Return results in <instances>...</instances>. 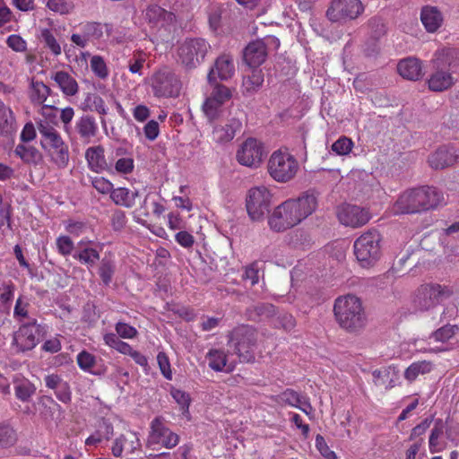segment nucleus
Returning <instances> with one entry per match:
<instances>
[{
    "instance_id": "obj_20",
    "label": "nucleus",
    "mask_w": 459,
    "mask_h": 459,
    "mask_svg": "<svg viewBox=\"0 0 459 459\" xmlns=\"http://www.w3.org/2000/svg\"><path fill=\"white\" fill-rule=\"evenodd\" d=\"M234 74L235 65L232 56L230 54H221L215 59L207 78L209 82L212 83L216 82L217 79L227 81L230 79Z\"/></svg>"
},
{
    "instance_id": "obj_4",
    "label": "nucleus",
    "mask_w": 459,
    "mask_h": 459,
    "mask_svg": "<svg viewBox=\"0 0 459 459\" xmlns=\"http://www.w3.org/2000/svg\"><path fill=\"white\" fill-rule=\"evenodd\" d=\"M37 127L40 135V145L49 158V161L58 169L68 167L70 151L59 131L46 121H39Z\"/></svg>"
},
{
    "instance_id": "obj_1",
    "label": "nucleus",
    "mask_w": 459,
    "mask_h": 459,
    "mask_svg": "<svg viewBox=\"0 0 459 459\" xmlns=\"http://www.w3.org/2000/svg\"><path fill=\"white\" fill-rule=\"evenodd\" d=\"M317 205V196L313 191L303 192L297 198H290L277 205L268 216V226L274 232L292 229L313 214Z\"/></svg>"
},
{
    "instance_id": "obj_36",
    "label": "nucleus",
    "mask_w": 459,
    "mask_h": 459,
    "mask_svg": "<svg viewBox=\"0 0 459 459\" xmlns=\"http://www.w3.org/2000/svg\"><path fill=\"white\" fill-rule=\"evenodd\" d=\"M302 397L303 395L297 391L287 388L278 394L272 395L271 400L281 406L289 405L297 408V406H299Z\"/></svg>"
},
{
    "instance_id": "obj_27",
    "label": "nucleus",
    "mask_w": 459,
    "mask_h": 459,
    "mask_svg": "<svg viewBox=\"0 0 459 459\" xmlns=\"http://www.w3.org/2000/svg\"><path fill=\"white\" fill-rule=\"evenodd\" d=\"M397 71L403 78L410 81L420 80L423 75L421 62L415 57L401 60L397 65Z\"/></svg>"
},
{
    "instance_id": "obj_17",
    "label": "nucleus",
    "mask_w": 459,
    "mask_h": 459,
    "mask_svg": "<svg viewBox=\"0 0 459 459\" xmlns=\"http://www.w3.org/2000/svg\"><path fill=\"white\" fill-rule=\"evenodd\" d=\"M40 326L36 319H32L28 324H23L14 333L13 345L18 351H27L32 350L39 342Z\"/></svg>"
},
{
    "instance_id": "obj_42",
    "label": "nucleus",
    "mask_w": 459,
    "mask_h": 459,
    "mask_svg": "<svg viewBox=\"0 0 459 459\" xmlns=\"http://www.w3.org/2000/svg\"><path fill=\"white\" fill-rule=\"evenodd\" d=\"M459 327L456 325H445L442 327L434 331L429 339H433L435 342H441L442 344L447 343L455 335L458 333Z\"/></svg>"
},
{
    "instance_id": "obj_25",
    "label": "nucleus",
    "mask_w": 459,
    "mask_h": 459,
    "mask_svg": "<svg viewBox=\"0 0 459 459\" xmlns=\"http://www.w3.org/2000/svg\"><path fill=\"white\" fill-rule=\"evenodd\" d=\"M85 159L89 169L96 173L110 171L111 167L105 158V150L101 145L89 147L85 152Z\"/></svg>"
},
{
    "instance_id": "obj_33",
    "label": "nucleus",
    "mask_w": 459,
    "mask_h": 459,
    "mask_svg": "<svg viewBox=\"0 0 459 459\" xmlns=\"http://www.w3.org/2000/svg\"><path fill=\"white\" fill-rule=\"evenodd\" d=\"M428 84L433 91H444L454 85V78L449 72L439 70L430 75Z\"/></svg>"
},
{
    "instance_id": "obj_45",
    "label": "nucleus",
    "mask_w": 459,
    "mask_h": 459,
    "mask_svg": "<svg viewBox=\"0 0 459 459\" xmlns=\"http://www.w3.org/2000/svg\"><path fill=\"white\" fill-rule=\"evenodd\" d=\"M46 6L52 12L60 15H66L74 10L73 0H48Z\"/></svg>"
},
{
    "instance_id": "obj_39",
    "label": "nucleus",
    "mask_w": 459,
    "mask_h": 459,
    "mask_svg": "<svg viewBox=\"0 0 459 459\" xmlns=\"http://www.w3.org/2000/svg\"><path fill=\"white\" fill-rule=\"evenodd\" d=\"M40 41L44 44V47L49 50V52L58 56L62 53V48L60 43L57 41L54 32L51 29L44 28L40 30Z\"/></svg>"
},
{
    "instance_id": "obj_8",
    "label": "nucleus",
    "mask_w": 459,
    "mask_h": 459,
    "mask_svg": "<svg viewBox=\"0 0 459 459\" xmlns=\"http://www.w3.org/2000/svg\"><path fill=\"white\" fill-rule=\"evenodd\" d=\"M150 82L153 96L158 99L178 98L180 95L182 82L178 75L168 66L155 71Z\"/></svg>"
},
{
    "instance_id": "obj_24",
    "label": "nucleus",
    "mask_w": 459,
    "mask_h": 459,
    "mask_svg": "<svg viewBox=\"0 0 459 459\" xmlns=\"http://www.w3.org/2000/svg\"><path fill=\"white\" fill-rule=\"evenodd\" d=\"M114 435L113 424L106 419L98 421L95 430L85 439V446L97 447L105 441H109Z\"/></svg>"
},
{
    "instance_id": "obj_29",
    "label": "nucleus",
    "mask_w": 459,
    "mask_h": 459,
    "mask_svg": "<svg viewBox=\"0 0 459 459\" xmlns=\"http://www.w3.org/2000/svg\"><path fill=\"white\" fill-rule=\"evenodd\" d=\"M51 79L65 96L73 97L79 91V85L76 80L65 71H57L51 75Z\"/></svg>"
},
{
    "instance_id": "obj_10",
    "label": "nucleus",
    "mask_w": 459,
    "mask_h": 459,
    "mask_svg": "<svg viewBox=\"0 0 459 459\" xmlns=\"http://www.w3.org/2000/svg\"><path fill=\"white\" fill-rule=\"evenodd\" d=\"M210 48L204 39H186L178 47V61L186 69H195L204 60Z\"/></svg>"
},
{
    "instance_id": "obj_40",
    "label": "nucleus",
    "mask_w": 459,
    "mask_h": 459,
    "mask_svg": "<svg viewBox=\"0 0 459 459\" xmlns=\"http://www.w3.org/2000/svg\"><path fill=\"white\" fill-rule=\"evenodd\" d=\"M432 369L430 361L421 360L411 364L404 371V378L413 382L420 375L429 373Z\"/></svg>"
},
{
    "instance_id": "obj_32",
    "label": "nucleus",
    "mask_w": 459,
    "mask_h": 459,
    "mask_svg": "<svg viewBox=\"0 0 459 459\" xmlns=\"http://www.w3.org/2000/svg\"><path fill=\"white\" fill-rule=\"evenodd\" d=\"M139 193L137 190L131 191L127 187L114 188L110 193V199L115 204L126 208H132L135 204V199L138 197Z\"/></svg>"
},
{
    "instance_id": "obj_28",
    "label": "nucleus",
    "mask_w": 459,
    "mask_h": 459,
    "mask_svg": "<svg viewBox=\"0 0 459 459\" xmlns=\"http://www.w3.org/2000/svg\"><path fill=\"white\" fill-rule=\"evenodd\" d=\"M75 131L82 141L90 143L97 135L99 127L92 116L84 115L76 121Z\"/></svg>"
},
{
    "instance_id": "obj_35",
    "label": "nucleus",
    "mask_w": 459,
    "mask_h": 459,
    "mask_svg": "<svg viewBox=\"0 0 459 459\" xmlns=\"http://www.w3.org/2000/svg\"><path fill=\"white\" fill-rule=\"evenodd\" d=\"M13 383L15 396L22 402H28L36 392L35 385L24 377H15Z\"/></svg>"
},
{
    "instance_id": "obj_21",
    "label": "nucleus",
    "mask_w": 459,
    "mask_h": 459,
    "mask_svg": "<svg viewBox=\"0 0 459 459\" xmlns=\"http://www.w3.org/2000/svg\"><path fill=\"white\" fill-rule=\"evenodd\" d=\"M242 123L238 118L230 117L221 124L214 126L212 134V141L217 143H226L234 139L236 134L241 130Z\"/></svg>"
},
{
    "instance_id": "obj_46",
    "label": "nucleus",
    "mask_w": 459,
    "mask_h": 459,
    "mask_svg": "<svg viewBox=\"0 0 459 459\" xmlns=\"http://www.w3.org/2000/svg\"><path fill=\"white\" fill-rule=\"evenodd\" d=\"M392 371L394 375H397L394 368L392 369L391 368L375 370L373 372L375 384L377 385H385V389L393 388L395 385V381L393 378H391L390 381L387 383V378L390 377Z\"/></svg>"
},
{
    "instance_id": "obj_16",
    "label": "nucleus",
    "mask_w": 459,
    "mask_h": 459,
    "mask_svg": "<svg viewBox=\"0 0 459 459\" xmlns=\"http://www.w3.org/2000/svg\"><path fill=\"white\" fill-rule=\"evenodd\" d=\"M335 213L342 225L353 229L364 226L371 218L368 210L350 204L337 206Z\"/></svg>"
},
{
    "instance_id": "obj_51",
    "label": "nucleus",
    "mask_w": 459,
    "mask_h": 459,
    "mask_svg": "<svg viewBox=\"0 0 459 459\" xmlns=\"http://www.w3.org/2000/svg\"><path fill=\"white\" fill-rule=\"evenodd\" d=\"M354 143L351 138L347 136H341L333 143L332 151L338 155H348L351 152Z\"/></svg>"
},
{
    "instance_id": "obj_7",
    "label": "nucleus",
    "mask_w": 459,
    "mask_h": 459,
    "mask_svg": "<svg viewBox=\"0 0 459 459\" xmlns=\"http://www.w3.org/2000/svg\"><path fill=\"white\" fill-rule=\"evenodd\" d=\"M381 240L380 233L374 229L364 232L355 240L354 254L362 267H370L380 258Z\"/></svg>"
},
{
    "instance_id": "obj_34",
    "label": "nucleus",
    "mask_w": 459,
    "mask_h": 459,
    "mask_svg": "<svg viewBox=\"0 0 459 459\" xmlns=\"http://www.w3.org/2000/svg\"><path fill=\"white\" fill-rule=\"evenodd\" d=\"M206 358L209 367L214 371L230 372L233 370L232 366L227 365V355L222 350L212 349L208 351Z\"/></svg>"
},
{
    "instance_id": "obj_61",
    "label": "nucleus",
    "mask_w": 459,
    "mask_h": 459,
    "mask_svg": "<svg viewBox=\"0 0 459 459\" xmlns=\"http://www.w3.org/2000/svg\"><path fill=\"white\" fill-rule=\"evenodd\" d=\"M91 185L92 186L102 195H109L113 191V184L108 179L105 178L104 177H94L91 179Z\"/></svg>"
},
{
    "instance_id": "obj_64",
    "label": "nucleus",
    "mask_w": 459,
    "mask_h": 459,
    "mask_svg": "<svg viewBox=\"0 0 459 459\" xmlns=\"http://www.w3.org/2000/svg\"><path fill=\"white\" fill-rule=\"evenodd\" d=\"M6 44L15 52H25L27 49V42L17 34L10 35L6 39Z\"/></svg>"
},
{
    "instance_id": "obj_31",
    "label": "nucleus",
    "mask_w": 459,
    "mask_h": 459,
    "mask_svg": "<svg viewBox=\"0 0 459 459\" xmlns=\"http://www.w3.org/2000/svg\"><path fill=\"white\" fill-rule=\"evenodd\" d=\"M16 131V120L11 108L0 101V136L12 135Z\"/></svg>"
},
{
    "instance_id": "obj_41",
    "label": "nucleus",
    "mask_w": 459,
    "mask_h": 459,
    "mask_svg": "<svg viewBox=\"0 0 459 459\" xmlns=\"http://www.w3.org/2000/svg\"><path fill=\"white\" fill-rule=\"evenodd\" d=\"M444 433V425L442 420L438 419L435 421V425L430 431L429 438V448L430 453L435 454L444 449V445L439 442V438Z\"/></svg>"
},
{
    "instance_id": "obj_15",
    "label": "nucleus",
    "mask_w": 459,
    "mask_h": 459,
    "mask_svg": "<svg viewBox=\"0 0 459 459\" xmlns=\"http://www.w3.org/2000/svg\"><path fill=\"white\" fill-rule=\"evenodd\" d=\"M264 157V144L255 138H247L237 151L236 159L243 166L256 169Z\"/></svg>"
},
{
    "instance_id": "obj_53",
    "label": "nucleus",
    "mask_w": 459,
    "mask_h": 459,
    "mask_svg": "<svg viewBox=\"0 0 459 459\" xmlns=\"http://www.w3.org/2000/svg\"><path fill=\"white\" fill-rule=\"evenodd\" d=\"M91 69L94 74L100 79H105L108 75L107 65L100 56H93L91 57Z\"/></svg>"
},
{
    "instance_id": "obj_9",
    "label": "nucleus",
    "mask_w": 459,
    "mask_h": 459,
    "mask_svg": "<svg viewBox=\"0 0 459 459\" xmlns=\"http://www.w3.org/2000/svg\"><path fill=\"white\" fill-rule=\"evenodd\" d=\"M453 294L454 290L449 285L425 283L421 284L415 291L413 303L420 310H429L441 301L449 299Z\"/></svg>"
},
{
    "instance_id": "obj_60",
    "label": "nucleus",
    "mask_w": 459,
    "mask_h": 459,
    "mask_svg": "<svg viewBox=\"0 0 459 459\" xmlns=\"http://www.w3.org/2000/svg\"><path fill=\"white\" fill-rule=\"evenodd\" d=\"M57 251L64 256L70 255L74 250V245L68 236H59L56 240Z\"/></svg>"
},
{
    "instance_id": "obj_63",
    "label": "nucleus",
    "mask_w": 459,
    "mask_h": 459,
    "mask_svg": "<svg viewBox=\"0 0 459 459\" xmlns=\"http://www.w3.org/2000/svg\"><path fill=\"white\" fill-rule=\"evenodd\" d=\"M157 362L162 376L166 379L171 380L172 371L170 368V362L167 354L163 351H160L157 355Z\"/></svg>"
},
{
    "instance_id": "obj_59",
    "label": "nucleus",
    "mask_w": 459,
    "mask_h": 459,
    "mask_svg": "<svg viewBox=\"0 0 459 459\" xmlns=\"http://www.w3.org/2000/svg\"><path fill=\"white\" fill-rule=\"evenodd\" d=\"M29 307L30 303L25 301L22 296L19 297L13 308V317L19 321L29 318Z\"/></svg>"
},
{
    "instance_id": "obj_54",
    "label": "nucleus",
    "mask_w": 459,
    "mask_h": 459,
    "mask_svg": "<svg viewBox=\"0 0 459 459\" xmlns=\"http://www.w3.org/2000/svg\"><path fill=\"white\" fill-rule=\"evenodd\" d=\"M213 83L215 85L210 96L219 101L221 105H223L226 101L230 100L232 96L231 91L227 86L218 83L217 82Z\"/></svg>"
},
{
    "instance_id": "obj_3",
    "label": "nucleus",
    "mask_w": 459,
    "mask_h": 459,
    "mask_svg": "<svg viewBox=\"0 0 459 459\" xmlns=\"http://www.w3.org/2000/svg\"><path fill=\"white\" fill-rule=\"evenodd\" d=\"M333 315L339 326L351 333L360 332L368 321L360 299L351 294L335 299Z\"/></svg>"
},
{
    "instance_id": "obj_12",
    "label": "nucleus",
    "mask_w": 459,
    "mask_h": 459,
    "mask_svg": "<svg viewBox=\"0 0 459 459\" xmlns=\"http://www.w3.org/2000/svg\"><path fill=\"white\" fill-rule=\"evenodd\" d=\"M364 12L360 0H332L326 16L333 22L356 20Z\"/></svg>"
},
{
    "instance_id": "obj_62",
    "label": "nucleus",
    "mask_w": 459,
    "mask_h": 459,
    "mask_svg": "<svg viewBox=\"0 0 459 459\" xmlns=\"http://www.w3.org/2000/svg\"><path fill=\"white\" fill-rule=\"evenodd\" d=\"M221 106L219 101L209 96L203 104V110L205 116L212 120L217 117Z\"/></svg>"
},
{
    "instance_id": "obj_19",
    "label": "nucleus",
    "mask_w": 459,
    "mask_h": 459,
    "mask_svg": "<svg viewBox=\"0 0 459 459\" xmlns=\"http://www.w3.org/2000/svg\"><path fill=\"white\" fill-rule=\"evenodd\" d=\"M428 162L433 169L451 167L459 162V149L450 145L440 146L429 156Z\"/></svg>"
},
{
    "instance_id": "obj_49",
    "label": "nucleus",
    "mask_w": 459,
    "mask_h": 459,
    "mask_svg": "<svg viewBox=\"0 0 459 459\" xmlns=\"http://www.w3.org/2000/svg\"><path fill=\"white\" fill-rule=\"evenodd\" d=\"M81 31H82L88 39H98L102 37L103 30L102 25L96 22H88L81 24Z\"/></svg>"
},
{
    "instance_id": "obj_22",
    "label": "nucleus",
    "mask_w": 459,
    "mask_h": 459,
    "mask_svg": "<svg viewBox=\"0 0 459 459\" xmlns=\"http://www.w3.org/2000/svg\"><path fill=\"white\" fill-rule=\"evenodd\" d=\"M141 446L137 433L129 430L114 440L111 452L115 457H121L124 451L127 454H134L141 448Z\"/></svg>"
},
{
    "instance_id": "obj_48",
    "label": "nucleus",
    "mask_w": 459,
    "mask_h": 459,
    "mask_svg": "<svg viewBox=\"0 0 459 459\" xmlns=\"http://www.w3.org/2000/svg\"><path fill=\"white\" fill-rule=\"evenodd\" d=\"M170 394L176 403L179 405L182 413L184 415L189 414V406L191 403L189 394L186 392L177 388H172Z\"/></svg>"
},
{
    "instance_id": "obj_50",
    "label": "nucleus",
    "mask_w": 459,
    "mask_h": 459,
    "mask_svg": "<svg viewBox=\"0 0 459 459\" xmlns=\"http://www.w3.org/2000/svg\"><path fill=\"white\" fill-rule=\"evenodd\" d=\"M76 361L81 369L92 373V368L96 364V357L87 351H82L78 353Z\"/></svg>"
},
{
    "instance_id": "obj_18",
    "label": "nucleus",
    "mask_w": 459,
    "mask_h": 459,
    "mask_svg": "<svg viewBox=\"0 0 459 459\" xmlns=\"http://www.w3.org/2000/svg\"><path fill=\"white\" fill-rule=\"evenodd\" d=\"M143 18L150 28L160 30L170 26L175 20V15L161 6L152 4L143 12Z\"/></svg>"
},
{
    "instance_id": "obj_55",
    "label": "nucleus",
    "mask_w": 459,
    "mask_h": 459,
    "mask_svg": "<svg viewBox=\"0 0 459 459\" xmlns=\"http://www.w3.org/2000/svg\"><path fill=\"white\" fill-rule=\"evenodd\" d=\"M15 285L13 281H4L0 285V302L3 306H8L13 299Z\"/></svg>"
},
{
    "instance_id": "obj_2",
    "label": "nucleus",
    "mask_w": 459,
    "mask_h": 459,
    "mask_svg": "<svg viewBox=\"0 0 459 459\" xmlns=\"http://www.w3.org/2000/svg\"><path fill=\"white\" fill-rule=\"evenodd\" d=\"M443 195L433 186L412 188L401 194L393 205L394 214L417 213L437 207Z\"/></svg>"
},
{
    "instance_id": "obj_58",
    "label": "nucleus",
    "mask_w": 459,
    "mask_h": 459,
    "mask_svg": "<svg viewBox=\"0 0 459 459\" xmlns=\"http://www.w3.org/2000/svg\"><path fill=\"white\" fill-rule=\"evenodd\" d=\"M115 330L117 334L123 339H134L138 334L135 327L123 322H117L115 325Z\"/></svg>"
},
{
    "instance_id": "obj_13",
    "label": "nucleus",
    "mask_w": 459,
    "mask_h": 459,
    "mask_svg": "<svg viewBox=\"0 0 459 459\" xmlns=\"http://www.w3.org/2000/svg\"><path fill=\"white\" fill-rule=\"evenodd\" d=\"M178 442L179 436L167 426L164 418L158 416L151 421L148 435L149 445H159L170 449L175 447Z\"/></svg>"
},
{
    "instance_id": "obj_47",
    "label": "nucleus",
    "mask_w": 459,
    "mask_h": 459,
    "mask_svg": "<svg viewBox=\"0 0 459 459\" xmlns=\"http://www.w3.org/2000/svg\"><path fill=\"white\" fill-rule=\"evenodd\" d=\"M16 439L15 430L8 423H0V448L13 446Z\"/></svg>"
},
{
    "instance_id": "obj_38",
    "label": "nucleus",
    "mask_w": 459,
    "mask_h": 459,
    "mask_svg": "<svg viewBox=\"0 0 459 459\" xmlns=\"http://www.w3.org/2000/svg\"><path fill=\"white\" fill-rule=\"evenodd\" d=\"M98 273L102 283L105 286H108L112 282L116 273L114 259L107 256L103 257L100 262Z\"/></svg>"
},
{
    "instance_id": "obj_30",
    "label": "nucleus",
    "mask_w": 459,
    "mask_h": 459,
    "mask_svg": "<svg viewBox=\"0 0 459 459\" xmlns=\"http://www.w3.org/2000/svg\"><path fill=\"white\" fill-rule=\"evenodd\" d=\"M51 91V89L43 82L32 78L29 87V99L34 106H41L45 104Z\"/></svg>"
},
{
    "instance_id": "obj_52",
    "label": "nucleus",
    "mask_w": 459,
    "mask_h": 459,
    "mask_svg": "<svg viewBox=\"0 0 459 459\" xmlns=\"http://www.w3.org/2000/svg\"><path fill=\"white\" fill-rule=\"evenodd\" d=\"M114 169L119 175L131 174L134 169V160L131 156L118 158L115 162Z\"/></svg>"
},
{
    "instance_id": "obj_23",
    "label": "nucleus",
    "mask_w": 459,
    "mask_h": 459,
    "mask_svg": "<svg viewBox=\"0 0 459 459\" xmlns=\"http://www.w3.org/2000/svg\"><path fill=\"white\" fill-rule=\"evenodd\" d=\"M420 18L424 29L429 33L437 32L444 23V14L435 5H423L420 9Z\"/></svg>"
},
{
    "instance_id": "obj_43",
    "label": "nucleus",
    "mask_w": 459,
    "mask_h": 459,
    "mask_svg": "<svg viewBox=\"0 0 459 459\" xmlns=\"http://www.w3.org/2000/svg\"><path fill=\"white\" fill-rule=\"evenodd\" d=\"M147 54L143 51H134L132 56L128 59L127 67L131 74L143 75V69L147 61Z\"/></svg>"
},
{
    "instance_id": "obj_6",
    "label": "nucleus",
    "mask_w": 459,
    "mask_h": 459,
    "mask_svg": "<svg viewBox=\"0 0 459 459\" xmlns=\"http://www.w3.org/2000/svg\"><path fill=\"white\" fill-rule=\"evenodd\" d=\"M257 333L249 325H239L229 335V346L233 348L240 362H253L256 347Z\"/></svg>"
},
{
    "instance_id": "obj_11",
    "label": "nucleus",
    "mask_w": 459,
    "mask_h": 459,
    "mask_svg": "<svg viewBox=\"0 0 459 459\" xmlns=\"http://www.w3.org/2000/svg\"><path fill=\"white\" fill-rule=\"evenodd\" d=\"M273 195L264 186L252 187L246 198V208L251 221H261L268 213Z\"/></svg>"
},
{
    "instance_id": "obj_56",
    "label": "nucleus",
    "mask_w": 459,
    "mask_h": 459,
    "mask_svg": "<svg viewBox=\"0 0 459 459\" xmlns=\"http://www.w3.org/2000/svg\"><path fill=\"white\" fill-rule=\"evenodd\" d=\"M316 448L324 458L337 459V455L335 452L331 450L325 437L320 434L316 436Z\"/></svg>"
},
{
    "instance_id": "obj_5",
    "label": "nucleus",
    "mask_w": 459,
    "mask_h": 459,
    "mask_svg": "<svg viewBox=\"0 0 459 459\" xmlns=\"http://www.w3.org/2000/svg\"><path fill=\"white\" fill-rule=\"evenodd\" d=\"M299 170V162L287 149H279L271 154L267 162L270 177L278 183L292 180Z\"/></svg>"
},
{
    "instance_id": "obj_26",
    "label": "nucleus",
    "mask_w": 459,
    "mask_h": 459,
    "mask_svg": "<svg viewBox=\"0 0 459 459\" xmlns=\"http://www.w3.org/2000/svg\"><path fill=\"white\" fill-rule=\"evenodd\" d=\"M264 73L258 68H249L243 76L241 91L244 96H251L262 87Z\"/></svg>"
},
{
    "instance_id": "obj_14",
    "label": "nucleus",
    "mask_w": 459,
    "mask_h": 459,
    "mask_svg": "<svg viewBox=\"0 0 459 459\" xmlns=\"http://www.w3.org/2000/svg\"><path fill=\"white\" fill-rule=\"evenodd\" d=\"M267 45L275 48L280 47V40L275 36H267L264 40L257 39L250 42L244 49L243 58L249 68H257L266 59Z\"/></svg>"
},
{
    "instance_id": "obj_37",
    "label": "nucleus",
    "mask_w": 459,
    "mask_h": 459,
    "mask_svg": "<svg viewBox=\"0 0 459 459\" xmlns=\"http://www.w3.org/2000/svg\"><path fill=\"white\" fill-rule=\"evenodd\" d=\"M14 154L27 164H37L41 158V154L36 147L23 143H19L15 147Z\"/></svg>"
},
{
    "instance_id": "obj_57",
    "label": "nucleus",
    "mask_w": 459,
    "mask_h": 459,
    "mask_svg": "<svg viewBox=\"0 0 459 459\" xmlns=\"http://www.w3.org/2000/svg\"><path fill=\"white\" fill-rule=\"evenodd\" d=\"M57 110L58 108L53 105H41L39 114L42 116L43 119H41L40 121H46L49 125H52L56 127V126L57 125Z\"/></svg>"
},
{
    "instance_id": "obj_44",
    "label": "nucleus",
    "mask_w": 459,
    "mask_h": 459,
    "mask_svg": "<svg viewBox=\"0 0 459 459\" xmlns=\"http://www.w3.org/2000/svg\"><path fill=\"white\" fill-rule=\"evenodd\" d=\"M74 258L88 267H92L100 260V253L95 248L84 247L74 254Z\"/></svg>"
}]
</instances>
